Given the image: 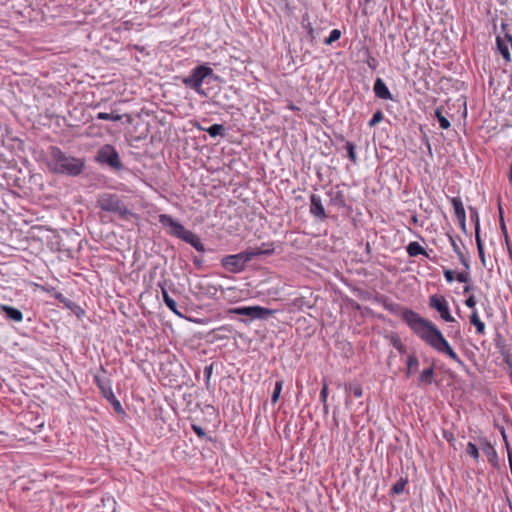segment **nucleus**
Returning a JSON list of instances; mask_svg holds the SVG:
<instances>
[{
  "mask_svg": "<svg viewBox=\"0 0 512 512\" xmlns=\"http://www.w3.org/2000/svg\"><path fill=\"white\" fill-rule=\"evenodd\" d=\"M402 318L413 332L434 350L447 355L450 359L460 365L464 364L457 353L451 348L448 341L444 338L442 332L431 321L421 317L418 313L409 309L403 311Z\"/></svg>",
  "mask_w": 512,
  "mask_h": 512,
  "instance_id": "nucleus-1",
  "label": "nucleus"
},
{
  "mask_svg": "<svg viewBox=\"0 0 512 512\" xmlns=\"http://www.w3.org/2000/svg\"><path fill=\"white\" fill-rule=\"evenodd\" d=\"M274 252L273 243H262L259 247H249L246 250L222 258V266L231 273L242 272L247 263L262 255H271Z\"/></svg>",
  "mask_w": 512,
  "mask_h": 512,
  "instance_id": "nucleus-2",
  "label": "nucleus"
},
{
  "mask_svg": "<svg viewBox=\"0 0 512 512\" xmlns=\"http://www.w3.org/2000/svg\"><path fill=\"white\" fill-rule=\"evenodd\" d=\"M50 156L49 167L55 173L78 176L83 171L84 162L81 159L67 156L56 146L50 147Z\"/></svg>",
  "mask_w": 512,
  "mask_h": 512,
  "instance_id": "nucleus-3",
  "label": "nucleus"
},
{
  "mask_svg": "<svg viewBox=\"0 0 512 512\" xmlns=\"http://www.w3.org/2000/svg\"><path fill=\"white\" fill-rule=\"evenodd\" d=\"M159 222L164 227L170 228V234L180 238L184 242L190 244L193 246L197 251L199 252H205V246L201 242L200 237L193 233L190 230H187L180 222L174 220L170 215L168 214H160L159 215Z\"/></svg>",
  "mask_w": 512,
  "mask_h": 512,
  "instance_id": "nucleus-4",
  "label": "nucleus"
},
{
  "mask_svg": "<svg viewBox=\"0 0 512 512\" xmlns=\"http://www.w3.org/2000/svg\"><path fill=\"white\" fill-rule=\"evenodd\" d=\"M159 222L164 227L170 228V234L180 238L184 242L190 244L193 246L197 251L199 252H205V246L201 242L200 237L193 233L190 230H187L180 222L174 220L170 215L168 214H160L159 215Z\"/></svg>",
  "mask_w": 512,
  "mask_h": 512,
  "instance_id": "nucleus-5",
  "label": "nucleus"
},
{
  "mask_svg": "<svg viewBox=\"0 0 512 512\" xmlns=\"http://www.w3.org/2000/svg\"><path fill=\"white\" fill-rule=\"evenodd\" d=\"M219 77L214 74L213 69L207 65H199L192 69L190 75L182 79V83L200 96L208 97V93L202 88L204 83H209L210 80H217Z\"/></svg>",
  "mask_w": 512,
  "mask_h": 512,
  "instance_id": "nucleus-6",
  "label": "nucleus"
},
{
  "mask_svg": "<svg viewBox=\"0 0 512 512\" xmlns=\"http://www.w3.org/2000/svg\"><path fill=\"white\" fill-rule=\"evenodd\" d=\"M97 207L106 212L115 213L122 219L135 217L136 214L127 208L124 202L117 194L102 193L97 197Z\"/></svg>",
  "mask_w": 512,
  "mask_h": 512,
  "instance_id": "nucleus-7",
  "label": "nucleus"
},
{
  "mask_svg": "<svg viewBox=\"0 0 512 512\" xmlns=\"http://www.w3.org/2000/svg\"><path fill=\"white\" fill-rule=\"evenodd\" d=\"M97 161L106 164L114 170H121L123 168L119 154L112 145H104L97 153Z\"/></svg>",
  "mask_w": 512,
  "mask_h": 512,
  "instance_id": "nucleus-8",
  "label": "nucleus"
},
{
  "mask_svg": "<svg viewBox=\"0 0 512 512\" xmlns=\"http://www.w3.org/2000/svg\"><path fill=\"white\" fill-rule=\"evenodd\" d=\"M94 380L100 389L103 396L108 400V402L112 405L113 409L118 414H124L123 407L120 401L115 397L110 381L104 378H101L99 375H95Z\"/></svg>",
  "mask_w": 512,
  "mask_h": 512,
  "instance_id": "nucleus-9",
  "label": "nucleus"
},
{
  "mask_svg": "<svg viewBox=\"0 0 512 512\" xmlns=\"http://www.w3.org/2000/svg\"><path fill=\"white\" fill-rule=\"evenodd\" d=\"M231 313L249 316L252 319H267L269 316L273 315L274 310L261 306H247L234 308L231 310Z\"/></svg>",
  "mask_w": 512,
  "mask_h": 512,
  "instance_id": "nucleus-10",
  "label": "nucleus"
},
{
  "mask_svg": "<svg viewBox=\"0 0 512 512\" xmlns=\"http://www.w3.org/2000/svg\"><path fill=\"white\" fill-rule=\"evenodd\" d=\"M429 305L435 309L440 317L446 322H453L454 318L450 314L449 306L444 296L434 294L430 297Z\"/></svg>",
  "mask_w": 512,
  "mask_h": 512,
  "instance_id": "nucleus-11",
  "label": "nucleus"
},
{
  "mask_svg": "<svg viewBox=\"0 0 512 512\" xmlns=\"http://www.w3.org/2000/svg\"><path fill=\"white\" fill-rule=\"evenodd\" d=\"M310 213L321 220H324L327 217L321 198L317 194H312L310 196Z\"/></svg>",
  "mask_w": 512,
  "mask_h": 512,
  "instance_id": "nucleus-12",
  "label": "nucleus"
},
{
  "mask_svg": "<svg viewBox=\"0 0 512 512\" xmlns=\"http://www.w3.org/2000/svg\"><path fill=\"white\" fill-rule=\"evenodd\" d=\"M373 91L375 93V96L382 100H393V96L390 93L388 87L386 86L385 82L381 78H377L375 80Z\"/></svg>",
  "mask_w": 512,
  "mask_h": 512,
  "instance_id": "nucleus-13",
  "label": "nucleus"
},
{
  "mask_svg": "<svg viewBox=\"0 0 512 512\" xmlns=\"http://www.w3.org/2000/svg\"><path fill=\"white\" fill-rule=\"evenodd\" d=\"M480 445L482 451L486 454L488 461L493 465H498V455L494 448V446L486 439L483 438L480 440Z\"/></svg>",
  "mask_w": 512,
  "mask_h": 512,
  "instance_id": "nucleus-14",
  "label": "nucleus"
},
{
  "mask_svg": "<svg viewBox=\"0 0 512 512\" xmlns=\"http://www.w3.org/2000/svg\"><path fill=\"white\" fill-rule=\"evenodd\" d=\"M452 206L455 211V215L459 221L460 226L463 230L466 228V213L463 206V203L460 198L454 197L451 199Z\"/></svg>",
  "mask_w": 512,
  "mask_h": 512,
  "instance_id": "nucleus-15",
  "label": "nucleus"
},
{
  "mask_svg": "<svg viewBox=\"0 0 512 512\" xmlns=\"http://www.w3.org/2000/svg\"><path fill=\"white\" fill-rule=\"evenodd\" d=\"M330 204L338 208H343L346 205L344 193L341 190L332 188L328 193Z\"/></svg>",
  "mask_w": 512,
  "mask_h": 512,
  "instance_id": "nucleus-16",
  "label": "nucleus"
},
{
  "mask_svg": "<svg viewBox=\"0 0 512 512\" xmlns=\"http://www.w3.org/2000/svg\"><path fill=\"white\" fill-rule=\"evenodd\" d=\"M0 310L5 313L6 318H8L9 320L15 322H20L23 320V314L17 308L8 305H0Z\"/></svg>",
  "mask_w": 512,
  "mask_h": 512,
  "instance_id": "nucleus-17",
  "label": "nucleus"
},
{
  "mask_svg": "<svg viewBox=\"0 0 512 512\" xmlns=\"http://www.w3.org/2000/svg\"><path fill=\"white\" fill-rule=\"evenodd\" d=\"M407 253L410 257H415L418 255H425L429 257L428 253L424 250V248L418 242H411L407 246Z\"/></svg>",
  "mask_w": 512,
  "mask_h": 512,
  "instance_id": "nucleus-18",
  "label": "nucleus"
},
{
  "mask_svg": "<svg viewBox=\"0 0 512 512\" xmlns=\"http://www.w3.org/2000/svg\"><path fill=\"white\" fill-rule=\"evenodd\" d=\"M434 380V367L433 366H430L429 368L427 369H424L420 376H419V385H422V384H425V385H430L432 384Z\"/></svg>",
  "mask_w": 512,
  "mask_h": 512,
  "instance_id": "nucleus-19",
  "label": "nucleus"
},
{
  "mask_svg": "<svg viewBox=\"0 0 512 512\" xmlns=\"http://www.w3.org/2000/svg\"><path fill=\"white\" fill-rule=\"evenodd\" d=\"M470 323L476 327L477 334L483 335L485 333V324L480 320L475 309L471 313Z\"/></svg>",
  "mask_w": 512,
  "mask_h": 512,
  "instance_id": "nucleus-20",
  "label": "nucleus"
},
{
  "mask_svg": "<svg viewBox=\"0 0 512 512\" xmlns=\"http://www.w3.org/2000/svg\"><path fill=\"white\" fill-rule=\"evenodd\" d=\"M162 297L166 306L176 315L181 316V313L177 310V303L169 296L167 290L164 287H162Z\"/></svg>",
  "mask_w": 512,
  "mask_h": 512,
  "instance_id": "nucleus-21",
  "label": "nucleus"
},
{
  "mask_svg": "<svg viewBox=\"0 0 512 512\" xmlns=\"http://www.w3.org/2000/svg\"><path fill=\"white\" fill-rule=\"evenodd\" d=\"M122 115L118 114L116 111L112 110L110 113L99 112L96 115V119L98 120H106V121H119L122 119Z\"/></svg>",
  "mask_w": 512,
  "mask_h": 512,
  "instance_id": "nucleus-22",
  "label": "nucleus"
},
{
  "mask_svg": "<svg viewBox=\"0 0 512 512\" xmlns=\"http://www.w3.org/2000/svg\"><path fill=\"white\" fill-rule=\"evenodd\" d=\"M496 44L498 47V50L500 51L501 55L506 61H511V55L508 49L507 44L501 39V37L496 38Z\"/></svg>",
  "mask_w": 512,
  "mask_h": 512,
  "instance_id": "nucleus-23",
  "label": "nucleus"
},
{
  "mask_svg": "<svg viewBox=\"0 0 512 512\" xmlns=\"http://www.w3.org/2000/svg\"><path fill=\"white\" fill-rule=\"evenodd\" d=\"M419 365L418 358L415 355H409L407 358V370H406V377H410L412 374L413 369H417Z\"/></svg>",
  "mask_w": 512,
  "mask_h": 512,
  "instance_id": "nucleus-24",
  "label": "nucleus"
},
{
  "mask_svg": "<svg viewBox=\"0 0 512 512\" xmlns=\"http://www.w3.org/2000/svg\"><path fill=\"white\" fill-rule=\"evenodd\" d=\"M435 116H436V118L439 122V125L442 129L447 130L451 126L449 120L445 116H443L440 108H437L435 110Z\"/></svg>",
  "mask_w": 512,
  "mask_h": 512,
  "instance_id": "nucleus-25",
  "label": "nucleus"
},
{
  "mask_svg": "<svg viewBox=\"0 0 512 512\" xmlns=\"http://www.w3.org/2000/svg\"><path fill=\"white\" fill-rule=\"evenodd\" d=\"M284 381L283 380H277L275 383V387L272 393L271 402L275 404L280 397L282 388H283Z\"/></svg>",
  "mask_w": 512,
  "mask_h": 512,
  "instance_id": "nucleus-26",
  "label": "nucleus"
},
{
  "mask_svg": "<svg viewBox=\"0 0 512 512\" xmlns=\"http://www.w3.org/2000/svg\"><path fill=\"white\" fill-rule=\"evenodd\" d=\"M475 240H476V245H477V250H478L480 260H481L482 264L485 265V253H484V247H483V242H482L480 233L475 234Z\"/></svg>",
  "mask_w": 512,
  "mask_h": 512,
  "instance_id": "nucleus-27",
  "label": "nucleus"
},
{
  "mask_svg": "<svg viewBox=\"0 0 512 512\" xmlns=\"http://www.w3.org/2000/svg\"><path fill=\"white\" fill-rule=\"evenodd\" d=\"M345 148L347 150V154L351 162L354 164L357 163L358 158L355 152V145L352 142L347 141L345 144Z\"/></svg>",
  "mask_w": 512,
  "mask_h": 512,
  "instance_id": "nucleus-28",
  "label": "nucleus"
},
{
  "mask_svg": "<svg viewBox=\"0 0 512 512\" xmlns=\"http://www.w3.org/2000/svg\"><path fill=\"white\" fill-rule=\"evenodd\" d=\"M224 130V127L223 125L221 124H213L211 125L209 128L205 129V131L211 136V137H216L220 134H222Z\"/></svg>",
  "mask_w": 512,
  "mask_h": 512,
  "instance_id": "nucleus-29",
  "label": "nucleus"
},
{
  "mask_svg": "<svg viewBox=\"0 0 512 512\" xmlns=\"http://www.w3.org/2000/svg\"><path fill=\"white\" fill-rule=\"evenodd\" d=\"M469 211H470L471 220L474 222V225H475V234L476 233H480V224H479L478 211H477L476 208H473V207H469Z\"/></svg>",
  "mask_w": 512,
  "mask_h": 512,
  "instance_id": "nucleus-30",
  "label": "nucleus"
},
{
  "mask_svg": "<svg viewBox=\"0 0 512 512\" xmlns=\"http://www.w3.org/2000/svg\"><path fill=\"white\" fill-rule=\"evenodd\" d=\"M347 390L357 398L361 397L363 394L362 387L357 383L349 384V386H347Z\"/></svg>",
  "mask_w": 512,
  "mask_h": 512,
  "instance_id": "nucleus-31",
  "label": "nucleus"
},
{
  "mask_svg": "<svg viewBox=\"0 0 512 512\" xmlns=\"http://www.w3.org/2000/svg\"><path fill=\"white\" fill-rule=\"evenodd\" d=\"M466 452H467V454H469L471 457H473L475 460H478V459H479V451H478L477 446H476L474 443L469 442V443L467 444Z\"/></svg>",
  "mask_w": 512,
  "mask_h": 512,
  "instance_id": "nucleus-32",
  "label": "nucleus"
},
{
  "mask_svg": "<svg viewBox=\"0 0 512 512\" xmlns=\"http://www.w3.org/2000/svg\"><path fill=\"white\" fill-rule=\"evenodd\" d=\"M340 36H341V31L338 29H333L330 32L329 37L326 38L324 42H325V44L330 45L333 42L337 41L340 38Z\"/></svg>",
  "mask_w": 512,
  "mask_h": 512,
  "instance_id": "nucleus-33",
  "label": "nucleus"
},
{
  "mask_svg": "<svg viewBox=\"0 0 512 512\" xmlns=\"http://www.w3.org/2000/svg\"><path fill=\"white\" fill-rule=\"evenodd\" d=\"M407 483V480H404V479H400L399 481H397L393 487H392V491L395 493V494H401L403 491H404V488H405V485Z\"/></svg>",
  "mask_w": 512,
  "mask_h": 512,
  "instance_id": "nucleus-34",
  "label": "nucleus"
},
{
  "mask_svg": "<svg viewBox=\"0 0 512 512\" xmlns=\"http://www.w3.org/2000/svg\"><path fill=\"white\" fill-rule=\"evenodd\" d=\"M382 120H383V113L380 110H378L373 114L371 120L369 121V126L370 127L375 126Z\"/></svg>",
  "mask_w": 512,
  "mask_h": 512,
  "instance_id": "nucleus-35",
  "label": "nucleus"
},
{
  "mask_svg": "<svg viewBox=\"0 0 512 512\" xmlns=\"http://www.w3.org/2000/svg\"><path fill=\"white\" fill-rule=\"evenodd\" d=\"M149 3L150 7L154 10L161 9L164 4V0H146Z\"/></svg>",
  "mask_w": 512,
  "mask_h": 512,
  "instance_id": "nucleus-36",
  "label": "nucleus"
},
{
  "mask_svg": "<svg viewBox=\"0 0 512 512\" xmlns=\"http://www.w3.org/2000/svg\"><path fill=\"white\" fill-rule=\"evenodd\" d=\"M392 344L394 348L397 349L399 352H405V347L399 338L393 339Z\"/></svg>",
  "mask_w": 512,
  "mask_h": 512,
  "instance_id": "nucleus-37",
  "label": "nucleus"
},
{
  "mask_svg": "<svg viewBox=\"0 0 512 512\" xmlns=\"http://www.w3.org/2000/svg\"><path fill=\"white\" fill-rule=\"evenodd\" d=\"M444 277L447 282L451 283L455 279V273L453 270L450 269H444Z\"/></svg>",
  "mask_w": 512,
  "mask_h": 512,
  "instance_id": "nucleus-38",
  "label": "nucleus"
},
{
  "mask_svg": "<svg viewBox=\"0 0 512 512\" xmlns=\"http://www.w3.org/2000/svg\"><path fill=\"white\" fill-rule=\"evenodd\" d=\"M192 429L198 437L204 438L206 436V432L204 431V429L202 427L193 424Z\"/></svg>",
  "mask_w": 512,
  "mask_h": 512,
  "instance_id": "nucleus-39",
  "label": "nucleus"
},
{
  "mask_svg": "<svg viewBox=\"0 0 512 512\" xmlns=\"http://www.w3.org/2000/svg\"><path fill=\"white\" fill-rule=\"evenodd\" d=\"M456 278L461 283H467L470 281L469 274L465 272L458 273Z\"/></svg>",
  "mask_w": 512,
  "mask_h": 512,
  "instance_id": "nucleus-40",
  "label": "nucleus"
},
{
  "mask_svg": "<svg viewBox=\"0 0 512 512\" xmlns=\"http://www.w3.org/2000/svg\"><path fill=\"white\" fill-rule=\"evenodd\" d=\"M465 305L471 309H475V306H476V299L474 297V295H470L466 300H465Z\"/></svg>",
  "mask_w": 512,
  "mask_h": 512,
  "instance_id": "nucleus-41",
  "label": "nucleus"
},
{
  "mask_svg": "<svg viewBox=\"0 0 512 512\" xmlns=\"http://www.w3.org/2000/svg\"><path fill=\"white\" fill-rule=\"evenodd\" d=\"M327 394H328L327 385L324 384V386H323V388L321 389V392H320V397H321V400L324 403L325 407H326V401H327Z\"/></svg>",
  "mask_w": 512,
  "mask_h": 512,
  "instance_id": "nucleus-42",
  "label": "nucleus"
},
{
  "mask_svg": "<svg viewBox=\"0 0 512 512\" xmlns=\"http://www.w3.org/2000/svg\"><path fill=\"white\" fill-rule=\"evenodd\" d=\"M458 257H459V260H460L461 264H462L466 269H469V268H470L469 261H468V259L465 257V255L462 253V254L458 255Z\"/></svg>",
  "mask_w": 512,
  "mask_h": 512,
  "instance_id": "nucleus-43",
  "label": "nucleus"
},
{
  "mask_svg": "<svg viewBox=\"0 0 512 512\" xmlns=\"http://www.w3.org/2000/svg\"><path fill=\"white\" fill-rule=\"evenodd\" d=\"M451 245L453 247L454 252L458 255L462 254V251L460 250L459 246L457 245L456 241L453 239V237L450 236Z\"/></svg>",
  "mask_w": 512,
  "mask_h": 512,
  "instance_id": "nucleus-44",
  "label": "nucleus"
},
{
  "mask_svg": "<svg viewBox=\"0 0 512 512\" xmlns=\"http://www.w3.org/2000/svg\"><path fill=\"white\" fill-rule=\"evenodd\" d=\"M212 370H213V365L212 364L205 367L204 373H205V376H206L207 380H209V378L211 377Z\"/></svg>",
  "mask_w": 512,
  "mask_h": 512,
  "instance_id": "nucleus-45",
  "label": "nucleus"
},
{
  "mask_svg": "<svg viewBox=\"0 0 512 512\" xmlns=\"http://www.w3.org/2000/svg\"><path fill=\"white\" fill-rule=\"evenodd\" d=\"M499 211H500V215H501V229L506 234V225H505L504 219L502 217V208L501 207H499Z\"/></svg>",
  "mask_w": 512,
  "mask_h": 512,
  "instance_id": "nucleus-46",
  "label": "nucleus"
},
{
  "mask_svg": "<svg viewBox=\"0 0 512 512\" xmlns=\"http://www.w3.org/2000/svg\"><path fill=\"white\" fill-rule=\"evenodd\" d=\"M444 437L447 441H452L454 439L453 437V434L452 433H447V432H444Z\"/></svg>",
  "mask_w": 512,
  "mask_h": 512,
  "instance_id": "nucleus-47",
  "label": "nucleus"
},
{
  "mask_svg": "<svg viewBox=\"0 0 512 512\" xmlns=\"http://www.w3.org/2000/svg\"><path fill=\"white\" fill-rule=\"evenodd\" d=\"M375 62H376L375 59H371V61H368L369 67L372 68V69H375L376 68Z\"/></svg>",
  "mask_w": 512,
  "mask_h": 512,
  "instance_id": "nucleus-48",
  "label": "nucleus"
},
{
  "mask_svg": "<svg viewBox=\"0 0 512 512\" xmlns=\"http://www.w3.org/2000/svg\"><path fill=\"white\" fill-rule=\"evenodd\" d=\"M124 116L127 118L128 123H131V121H132L131 115L125 114Z\"/></svg>",
  "mask_w": 512,
  "mask_h": 512,
  "instance_id": "nucleus-49",
  "label": "nucleus"
},
{
  "mask_svg": "<svg viewBox=\"0 0 512 512\" xmlns=\"http://www.w3.org/2000/svg\"><path fill=\"white\" fill-rule=\"evenodd\" d=\"M218 330H220V331H221V330H225V331L230 332V329H229V328H227V327H225V326L220 327Z\"/></svg>",
  "mask_w": 512,
  "mask_h": 512,
  "instance_id": "nucleus-50",
  "label": "nucleus"
},
{
  "mask_svg": "<svg viewBox=\"0 0 512 512\" xmlns=\"http://www.w3.org/2000/svg\"><path fill=\"white\" fill-rule=\"evenodd\" d=\"M471 287L470 286H465L464 287V293H467L468 291H470Z\"/></svg>",
  "mask_w": 512,
  "mask_h": 512,
  "instance_id": "nucleus-51",
  "label": "nucleus"
},
{
  "mask_svg": "<svg viewBox=\"0 0 512 512\" xmlns=\"http://www.w3.org/2000/svg\"><path fill=\"white\" fill-rule=\"evenodd\" d=\"M506 27H507V25H506V24H502V29H503V30H505V29H506Z\"/></svg>",
  "mask_w": 512,
  "mask_h": 512,
  "instance_id": "nucleus-52",
  "label": "nucleus"
},
{
  "mask_svg": "<svg viewBox=\"0 0 512 512\" xmlns=\"http://www.w3.org/2000/svg\"><path fill=\"white\" fill-rule=\"evenodd\" d=\"M0 435H4V433H3V432H0Z\"/></svg>",
  "mask_w": 512,
  "mask_h": 512,
  "instance_id": "nucleus-53",
  "label": "nucleus"
}]
</instances>
